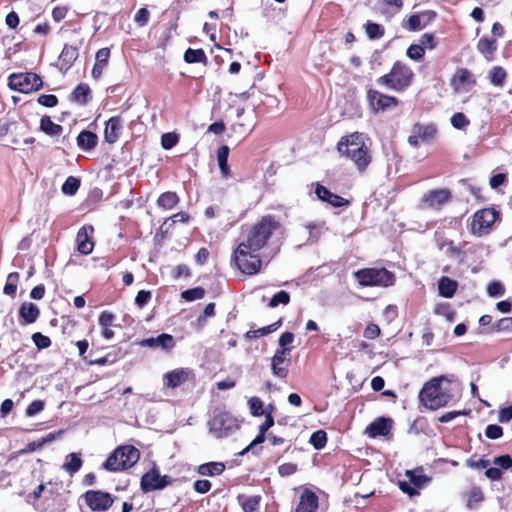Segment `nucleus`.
Instances as JSON below:
<instances>
[{
    "label": "nucleus",
    "mask_w": 512,
    "mask_h": 512,
    "mask_svg": "<svg viewBox=\"0 0 512 512\" xmlns=\"http://www.w3.org/2000/svg\"><path fill=\"white\" fill-rule=\"evenodd\" d=\"M77 250L84 255H88L93 251L94 243L88 234L87 227H81L76 237Z\"/></svg>",
    "instance_id": "obj_24"
},
{
    "label": "nucleus",
    "mask_w": 512,
    "mask_h": 512,
    "mask_svg": "<svg viewBox=\"0 0 512 512\" xmlns=\"http://www.w3.org/2000/svg\"><path fill=\"white\" fill-rule=\"evenodd\" d=\"M140 452L132 445H124L116 448L103 463V468L108 471H120L132 467L139 461Z\"/></svg>",
    "instance_id": "obj_4"
},
{
    "label": "nucleus",
    "mask_w": 512,
    "mask_h": 512,
    "mask_svg": "<svg viewBox=\"0 0 512 512\" xmlns=\"http://www.w3.org/2000/svg\"><path fill=\"white\" fill-rule=\"evenodd\" d=\"M9 87L21 93H32L43 86L41 77L32 72L12 74L8 78Z\"/></svg>",
    "instance_id": "obj_9"
},
{
    "label": "nucleus",
    "mask_w": 512,
    "mask_h": 512,
    "mask_svg": "<svg viewBox=\"0 0 512 512\" xmlns=\"http://www.w3.org/2000/svg\"><path fill=\"white\" fill-rule=\"evenodd\" d=\"M98 142V137L95 133L83 130L77 137V145L85 151L93 149Z\"/></svg>",
    "instance_id": "obj_26"
},
{
    "label": "nucleus",
    "mask_w": 512,
    "mask_h": 512,
    "mask_svg": "<svg viewBox=\"0 0 512 512\" xmlns=\"http://www.w3.org/2000/svg\"><path fill=\"white\" fill-rule=\"evenodd\" d=\"M141 346L151 348H162L164 350H171L175 346V341L172 335L162 333L157 337L146 338L141 341Z\"/></svg>",
    "instance_id": "obj_18"
},
{
    "label": "nucleus",
    "mask_w": 512,
    "mask_h": 512,
    "mask_svg": "<svg viewBox=\"0 0 512 512\" xmlns=\"http://www.w3.org/2000/svg\"><path fill=\"white\" fill-rule=\"evenodd\" d=\"M362 286L389 287L395 282V276L385 268H366L355 273Z\"/></svg>",
    "instance_id": "obj_7"
},
{
    "label": "nucleus",
    "mask_w": 512,
    "mask_h": 512,
    "mask_svg": "<svg viewBox=\"0 0 512 512\" xmlns=\"http://www.w3.org/2000/svg\"><path fill=\"white\" fill-rule=\"evenodd\" d=\"M78 48L72 45H64L59 56L60 69L67 71L78 58Z\"/></svg>",
    "instance_id": "obj_23"
},
{
    "label": "nucleus",
    "mask_w": 512,
    "mask_h": 512,
    "mask_svg": "<svg viewBox=\"0 0 512 512\" xmlns=\"http://www.w3.org/2000/svg\"><path fill=\"white\" fill-rule=\"evenodd\" d=\"M309 443L316 449L320 450L325 447L327 443V434L324 430H317L312 433Z\"/></svg>",
    "instance_id": "obj_42"
},
{
    "label": "nucleus",
    "mask_w": 512,
    "mask_h": 512,
    "mask_svg": "<svg viewBox=\"0 0 512 512\" xmlns=\"http://www.w3.org/2000/svg\"><path fill=\"white\" fill-rule=\"evenodd\" d=\"M367 97L369 104L375 113L391 110L398 105L397 98L385 95L376 90H369Z\"/></svg>",
    "instance_id": "obj_13"
},
{
    "label": "nucleus",
    "mask_w": 512,
    "mask_h": 512,
    "mask_svg": "<svg viewBox=\"0 0 512 512\" xmlns=\"http://www.w3.org/2000/svg\"><path fill=\"white\" fill-rule=\"evenodd\" d=\"M484 499L482 490L480 487L474 486L471 488V490L468 493V499H467V507L469 509H474L478 506L479 503H481Z\"/></svg>",
    "instance_id": "obj_40"
},
{
    "label": "nucleus",
    "mask_w": 512,
    "mask_h": 512,
    "mask_svg": "<svg viewBox=\"0 0 512 512\" xmlns=\"http://www.w3.org/2000/svg\"><path fill=\"white\" fill-rule=\"evenodd\" d=\"M279 227V223L272 216H264L256 223L247 235V239L240 244H244L252 251H259L266 246L269 238Z\"/></svg>",
    "instance_id": "obj_3"
},
{
    "label": "nucleus",
    "mask_w": 512,
    "mask_h": 512,
    "mask_svg": "<svg viewBox=\"0 0 512 512\" xmlns=\"http://www.w3.org/2000/svg\"><path fill=\"white\" fill-rule=\"evenodd\" d=\"M255 251L239 244L234 253V258L239 270L247 275L256 274L261 268V260Z\"/></svg>",
    "instance_id": "obj_8"
},
{
    "label": "nucleus",
    "mask_w": 512,
    "mask_h": 512,
    "mask_svg": "<svg viewBox=\"0 0 512 512\" xmlns=\"http://www.w3.org/2000/svg\"><path fill=\"white\" fill-rule=\"evenodd\" d=\"M79 187H80V180L76 177L69 176L66 179V181L64 182V184L62 185L61 190L65 195L72 196V195L76 194Z\"/></svg>",
    "instance_id": "obj_43"
},
{
    "label": "nucleus",
    "mask_w": 512,
    "mask_h": 512,
    "mask_svg": "<svg viewBox=\"0 0 512 512\" xmlns=\"http://www.w3.org/2000/svg\"><path fill=\"white\" fill-rule=\"evenodd\" d=\"M40 315V310L32 302H24L19 308V317L21 324L27 325L34 323Z\"/></svg>",
    "instance_id": "obj_21"
},
{
    "label": "nucleus",
    "mask_w": 512,
    "mask_h": 512,
    "mask_svg": "<svg viewBox=\"0 0 512 512\" xmlns=\"http://www.w3.org/2000/svg\"><path fill=\"white\" fill-rule=\"evenodd\" d=\"M475 83L473 74L465 68L458 69L452 78V85L456 92H467Z\"/></svg>",
    "instance_id": "obj_15"
},
{
    "label": "nucleus",
    "mask_w": 512,
    "mask_h": 512,
    "mask_svg": "<svg viewBox=\"0 0 512 512\" xmlns=\"http://www.w3.org/2000/svg\"><path fill=\"white\" fill-rule=\"evenodd\" d=\"M18 281L19 274L17 272H12L8 274L6 284L3 289L4 294L14 297L16 294Z\"/></svg>",
    "instance_id": "obj_41"
},
{
    "label": "nucleus",
    "mask_w": 512,
    "mask_h": 512,
    "mask_svg": "<svg viewBox=\"0 0 512 512\" xmlns=\"http://www.w3.org/2000/svg\"><path fill=\"white\" fill-rule=\"evenodd\" d=\"M209 432L215 438H225L236 432L239 427V421L231 413L222 410L215 409L212 417L208 422Z\"/></svg>",
    "instance_id": "obj_5"
},
{
    "label": "nucleus",
    "mask_w": 512,
    "mask_h": 512,
    "mask_svg": "<svg viewBox=\"0 0 512 512\" xmlns=\"http://www.w3.org/2000/svg\"><path fill=\"white\" fill-rule=\"evenodd\" d=\"M229 147L226 145L221 146L217 151V160L221 174L224 178H228L230 170L228 166Z\"/></svg>",
    "instance_id": "obj_34"
},
{
    "label": "nucleus",
    "mask_w": 512,
    "mask_h": 512,
    "mask_svg": "<svg viewBox=\"0 0 512 512\" xmlns=\"http://www.w3.org/2000/svg\"><path fill=\"white\" fill-rule=\"evenodd\" d=\"M290 302V295L288 292L282 290L276 293L269 301L268 307L275 308L278 305H287Z\"/></svg>",
    "instance_id": "obj_46"
},
{
    "label": "nucleus",
    "mask_w": 512,
    "mask_h": 512,
    "mask_svg": "<svg viewBox=\"0 0 512 512\" xmlns=\"http://www.w3.org/2000/svg\"><path fill=\"white\" fill-rule=\"evenodd\" d=\"M365 140V134L354 132L342 137L337 144L338 151L349 158L360 171H364L371 162V155Z\"/></svg>",
    "instance_id": "obj_2"
},
{
    "label": "nucleus",
    "mask_w": 512,
    "mask_h": 512,
    "mask_svg": "<svg viewBox=\"0 0 512 512\" xmlns=\"http://www.w3.org/2000/svg\"><path fill=\"white\" fill-rule=\"evenodd\" d=\"M32 340L39 349H45L51 345L50 338L48 336L41 334L40 332L34 333L32 335Z\"/></svg>",
    "instance_id": "obj_52"
},
{
    "label": "nucleus",
    "mask_w": 512,
    "mask_h": 512,
    "mask_svg": "<svg viewBox=\"0 0 512 512\" xmlns=\"http://www.w3.org/2000/svg\"><path fill=\"white\" fill-rule=\"evenodd\" d=\"M488 77L492 85L496 87H503L507 73L501 66H495L490 70Z\"/></svg>",
    "instance_id": "obj_36"
},
{
    "label": "nucleus",
    "mask_w": 512,
    "mask_h": 512,
    "mask_svg": "<svg viewBox=\"0 0 512 512\" xmlns=\"http://www.w3.org/2000/svg\"><path fill=\"white\" fill-rule=\"evenodd\" d=\"M317 507L318 497L316 494L309 490H305L300 496V501L295 512H314Z\"/></svg>",
    "instance_id": "obj_22"
},
{
    "label": "nucleus",
    "mask_w": 512,
    "mask_h": 512,
    "mask_svg": "<svg viewBox=\"0 0 512 512\" xmlns=\"http://www.w3.org/2000/svg\"><path fill=\"white\" fill-rule=\"evenodd\" d=\"M315 194L320 200L329 203L333 207H342L349 204L348 200L332 193L330 190L320 184H317Z\"/></svg>",
    "instance_id": "obj_20"
},
{
    "label": "nucleus",
    "mask_w": 512,
    "mask_h": 512,
    "mask_svg": "<svg viewBox=\"0 0 512 512\" xmlns=\"http://www.w3.org/2000/svg\"><path fill=\"white\" fill-rule=\"evenodd\" d=\"M425 53L424 48L421 45L412 44L407 49V56L415 61H419L423 58Z\"/></svg>",
    "instance_id": "obj_49"
},
{
    "label": "nucleus",
    "mask_w": 512,
    "mask_h": 512,
    "mask_svg": "<svg viewBox=\"0 0 512 512\" xmlns=\"http://www.w3.org/2000/svg\"><path fill=\"white\" fill-rule=\"evenodd\" d=\"M178 140V136L175 133H165L161 137V145L165 150H169L178 143Z\"/></svg>",
    "instance_id": "obj_50"
},
{
    "label": "nucleus",
    "mask_w": 512,
    "mask_h": 512,
    "mask_svg": "<svg viewBox=\"0 0 512 512\" xmlns=\"http://www.w3.org/2000/svg\"><path fill=\"white\" fill-rule=\"evenodd\" d=\"M493 464L504 470L509 469L511 466V457L509 455L495 457Z\"/></svg>",
    "instance_id": "obj_62"
},
{
    "label": "nucleus",
    "mask_w": 512,
    "mask_h": 512,
    "mask_svg": "<svg viewBox=\"0 0 512 512\" xmlns=\"http://www.w3.org/2000/svg\"><path fill=\"white\" fill-rule=\"evenodd\" d=\"M281 324H282V320L279 319L278 321H276L268 326L257 329L258 336L263 337V336H266V335L276 331L281 326Z\"/></svg>",
    "instance_id": "obj_60"
},
{
    "label": "nucleus",
    "mask_w": 512,
    "mask_h": 512,
    "mask_svg": "<svg viewBox=\"0 0 512 512\" xmlns=\"http://www.w3.org/2000/svg\"><path fill=\"white\" fill-rule=\"evenodd\" d=\"M40 128L50 136L59 135L63 130L62 126L54 123L49 116H43L41 118Z\"/></svg>",
    "instance_id": "obj_35"
},
{
    "label": "nucleus",
    "mask_w": 512,
    "mask_h": 512,
    "mask_svg": "<svg viewBox=\"0 0 512 512\" xmlns=\"http://www.w3.org/2000/svg\"><path fill=\"white\" fill-rule=\"evenodd\" d=\"M392 423L393 422L390 418L380 417L370 423L365 432L371 438L387 436L392 429Z\"/></svg>",
    "instance_id": "obj_17"
},
{
    "label": "nucleus",
    "mask_w": 512,
    "mask_h": 512,
    "mask_svg": "<svg viewBox=\"0 0 512 512\" xmlns=\"http://www.w3.org/2000/svg\"><path fill=\"white\" fill-rule=\"evenodd\" d=\"M487 293L490 297L503 296L505 293V288L500 282L494 281L488 285Z\"/></svg>",
    "instance_id": "obj_53"
},
{
    "label": "nucleus",
    "mask_w": 512,
    "mask_h": 512,
    "mask_svg": "<svg viewBox=\"0 0 512 512\" xmlns=\"http://www.w3.org/2000/svg\"><path fill=\"white\" fill-rule=\"evenodd\" d=\"M184 60L187 63H206L207 57L202 49L188 48L184 53Z\"/></svg>",
    "instance_id": "obj_37"
},
{
    "label": "nucleus",
    "mask_w": 512,
    "mask_h": 512,
    "mask_svg": "<svg viewBox=\"0 0 512 512\" xmlns=\"http://www.w3.org/2000/svg\"><path fill=\"white\" fill-rule=\"evenodd\" d=\"M294 341V334L291 332H284L279 338V348L277 350H286V354H289L292 350L288 347Z\"/></svg>",
    "instance_id": "obj_48"
},
{
    "label": "nucleus",
    "mask_w": 512,
    "mask_h": 512,
    "mask_svg": "<svg viewBox=\"0 0 512 512\" xmlns=\"http://www.w3.org/2000/svg\"><path fill=\"white\" fill-rule=\"evenodd\" d=\"M413 71L405 64L397 61L388 74L381 76L377 82L395 91L406 89L412 82Z\"/></svg>",
    "instance_id": "obj_6"
},
{
    "label": "nucleus",
    "mask_w": 512,
    "mask_h": 512,
    "mask_svg": "<svg viewBox=\"0 0 512 512\" xmlns=\"http://www.w3.org/2000/svg\"><path fill=\"white\" fill-rule=\"evenodd\" d=\"M454 376H439L431 379L419 393L420 402L430 410L446 406L454 398L457 387Z\"/></svg>",
    "instance_id": "obj_1"
},
{
    "label": "nucleus",
    "mask_w": 512,
    "mask_h": 512,
    "mask_svg": "<svg viewBox=\"0 0 512 512\" xmlns=\"http://www.w3.org/2000/svg\"><path fill=\"white\" fill-rule=\"evenodd\" d=\"M189 372L185 369H176L165 374L167 387L176 388L188 379Z\"/></svg>",
    "instance_id": "obj_25"
},
{
    "label": "nucleus",
    "mask_w": 512,
    "mask_h": 512,
    "mask_svg": "<svg viewBox=\"0 0 512 512\" xmlns=\"http://www.w3.org/2000/svg\"><path fill=\"white\" fill-rule=\"evenodd\" d=\"M450 198L451 192L448 189H436L425 193L422 202L427 208L439 209L447 203Z\"/></svg>",
    "instance_id": "obj_14"
},
{
    "label": "nucleus",
    "mask_w": 512,
    "mask_h": 512,
    "mask_svg": "<svg viewBox=\"0 0 512 512\" xmlns=\"http://www.w3.org/2000/svg\"><path fill=\"white\" fill-rule=\"evenodd\" d=\"M205 295V290L202 287H195L192 289H187L181 293V297L186 301H195L202 299Z\"/></svg>",
    "instance_id": "obj_45"
},
{
    "label": "nucleus",
    "mask_w": 512,
    "mask_h": 512,
    "mask_svg": "<svg viewBox=\"0 0 512 512\" xmlns=\"http://www.w3.org/2000/svg\"><path fill=\"white\" fill-rule=\"evenodd\" d=\"M171 483V477L167 475L162 476L156 468H153L142 476L140 486L143 492H150L164 489Z\"/></svg>",
    "instance_id": "obj_11"
},
{
    "label": "nucleus",
    "mask_w": 512,
    "mask_h": 512,
    "mask_svg": "<svg viewBox=\"0 0 512 512\" xmlns=\"http://www.w3.org/2000/svg\"><path fill=\"white\" fill-rule=\"evenodd\" d=\"M458 283L449 277L443 276L438 283L439 295L444 298H452L457 290Z\"/></svg>",
    "instance_id": "obj_27"
},
{
    "label": "nucleus",
    "mask_w": 512,
    "mask_h": 512,
    "mask_svg": "<svg viewBox=\"0 0 512 512\" xmlns=\"http://www.w3.org/2000/svg\"><path fill=\"white\" fill-rule=\"evenodd\" d=\"M44 409V402L42 400H34L31 402L27 409H26V415L28 417H32L36 415L37 413L41 412Z\"/></svg>",
    "instance_id": "obj_57"
},
{
    "label": "nucleus",
    "mask_w": 512,
    "mask_h": 512,
    "mask_svg": "<svg viewBox=\"0 0 512 512\" xmlns=\"http://www.w3.org/2000/svg\"><path fill=\"white\" fill-rule=\"evenodd\" d=\"M109 57H110V49L102 48V49L98 50L96 53V56H95L96 62L95 63L106 66L108 63Z\"/></svg>",
    "instance_id": "obj_58"
},
{
    "label": "nucleus",
    "mask_w": 512,
    "mask_h": 512,
    "mask_svg": "<svg viewBox=\"0 0 512 512\" xmlns=\"http://www.w3.org/2000/svg\"><path fill=\"white\" fill-rule=\"evenodd\" d=\"M91 90L87 84H79L71 94V100L80 104L85 105L90 96Z\"/></svg>",
    "instance_id": "obj_33"
},
{
    "label": "nucleus",
    "mask_w": 512,
    "mask_h": 512,
    "mask_svg": "<svg viewBox=\"0 0 512 512\" xmlns=\"http://www.w3.org/2000/svg\"><path fill=\"white\" fill-rule=\"evenodd\" d=\"M37 102L45 107H55L58 103V99L53 94H42L38 97Z\"/></svg>",
    "instance_id": "obj_56"
},
{
    "label": "nucleus",
    "mask_w": 512,
    "mask_h": 512,
    "mask_svg": "<svg viewBox=\"0 0 512 512\" xmlns=\"http://www.w3.org/2000/svg\"><path fill=\"white\" fill-rule=\"evenodd\" d=\"M86 504L92 511H107L113 504L112 496L107 492L89 490L83 495Z\"/></svg>",
    "instance_id": "obj_12"
},
{
    "label": "nucleus",
    "mask_w": 512,
    "mask_h": 512,
    "mask_svg": "<svg viewBox=\"0 0 512 512\" xmlns=\"http://www.w3.org/2000/svg\"><path fill=\"white\" fill-rule=\"evenodd\" d=\"M82 459L77 453H70L66 456V461L63 464V469L73 476L82 467Z\"/></svg>",
    "instance_id": "obj_32"
},
{
    "label": "nucleus",
    "mask_w": 512,
    "mask_h": 512,
    "mask_svg": "<svg viewBox=\"0 0 512 512\" xmlns=\"http://www.w3.org/2000/svg\"><path fill=\"white\" fill-rule=\"evenodd\" d=\"M438 248L444 251L448 257L458 258L461 256L460 248L456 247L453 241L448 239H442L438 241Z\"/></svg>",
    "instance_id": "obj_38"
},
{
    "label": "nucleus",
    "mask_w": 512,
    "mask_h": 512,
    "mask_svg": "<svg viewBox=\"0 0 512 512\" xmlns=\"http://www.w3.org/2000/svg\"><path fill=\"white\" fill-rule=\"evenodd\" d=\"M477 49L487 60H491L494 52L497 49L496 40L482 37L478 41Z\"/></svg>",
    "instance_id": "obj_29"
},
{
    "label": "nucleus",
    "mask_w": 512,
    "mask_h": 512,
    "mask_svg": "<svg viewBox=\"0 0 512 512\" xmlns=\"http://www.w3.org/2000/svg\"><path fill=\"white\" fill-rule=\"evenodd\" d=\"M365 31L369 39H379L384 35L383 26L370 21L366 23Z\"/></svg>",
    "instance_id": "obj_44"
},
{
    "label": "nucleus",
    "mask_w": 512,
    "mask_h": 512,
    "mask_svg": "<svg viewBox=\"0 0 512 512\" xmlns=\"http://www.w3.org/2000/svg\"><path fill=\"white\" fill-rule=\"evenodd\" d=\"M150 299H151V293L149 291L140 290L136 295L135 303L139 307H143L150 301Z\"/></svg>",
    "instance_id": "obj_63"
},
{
    "label": "nucleus",
    "mask_w": 512,
    "mask_h": 512,
    "mask_svg": "<svg viewBox=\"0 0 512 512\" xmlns=\"http://www.w3.org/2000/svg\"><path fill=\"white\" fill-rule=\"evenodd\" d=\"M248 404L251 414L253 416H261L264 414L263 403L259 398L252 397L251 399H249Z\"/></svg>",
    "instance_id": "obj_51"
},
{
    "label": "nucleus",
    "mask_w": 512,
    "mask_h": 512,
    "mask_svg": "<svg viewBox=\"0 0 512 512\" xmlns=\"http://www.w3.org/2000/svg\"><path fill=\"white\" fill-rule=\"evenodd\" d=\"M364 337L367 339H375L380 335V328L376 324H369L363 333Z\"/></svg>",
    "instance_id": "obj_64"
},
{
    "label": "nucleus",
    "mask_w": 512,
    "mask_h": 512,
    "mask_svg": "<svg viewBox=\"0 0 512 512\" xmlns=\"http://www.w3.org/2000/svg\"><path fill=\"white\" fill-rule=\"evenodd\" d=\"M261 497L259 495H243L237 497L238 504L242 507L244 512H255L259 508Z\"/></svg>",
    "instance_id": "obj_28"
},
{
    "label": "nucleus",
    "mask_w": 512,
    "mask_h": 512,
    "mask_svg": "<svg viewBox=\"0 0 512 512\" xmlns=\"http://www.w3.org/2000/svg\"><path fill=\"white\" fill-rule=\"evenodd\" d=\"M498 213L492 208L477 211L472 220L471 230L473 234L482 236L487 234L495 223Z\"/></svg>",
    "instance_id": "obj_10"
},
{
    "label": "nucleus",
    "mask_w": 512,
    "mask_h": 512,
    "mask_svg": "<svg viewBox=\"0 0 512 512\" xmlns=\"http://www.w3.org/2000/svg\"><path fill=\"white\" fill-rule=\"evenodd\" d=\"M122 128V119L119 116L111 117L106 123L104 131L105 140L110 144L115 143L121 135Z\"/></svg>",
    "instance_id": "obj_19"
},
{
    "label": "nucleus",
    "mask_w": 512,
    "mask_h": 512,
    "mask_svg": "<svg viewBox=\"0 0 512 512\" xmlns=\"http://www.w3.org/2000/svg\"><path fill=\"white\" fill-rule=\"evenodd\" d=\"M412 132L416 133V135L422 141L427 142L434 138L437 130H436V127L432 124L422 125V124L417 123L413 126Z\"/></svg>",
    "instance_id": "obj_31"
},
{
    "label": "nucleus",
    "mask_w": 512,
    "mask_h": 512,
    "mask_svg": "<svg viewBox=\"0 0 512 512\" xmlns=\"http://www.w3.org/2000/svg\"><path fill=\"white\" fill-rule=\"evenodd\" d=\"M451 124L456 129H464L470 124V121L464 113L458 112L451 117Z\"/></svg>",
    "instance_id": "obj_47"
},
{
    "label": "nucleus",
    "mask_w": 512,
    "mask_h": 512,
    "mask_svg": "<svg viewBox=\"0 0 512 512\" xmlns=\"http://www.w3.org/2000/svg\"><path fill=\"white\" fill-rule=\"evenodd\" d=\"M225 464L223 462H208L198 467V473L202 476H217L223 473Z\"/></svg>",
    "instance_id": "obj_30"
},
{
    "label": "nucleus",
    "mask_w": 512,
    "mask_h": 512,
    "mask_svg": "<svg viewBox=\"0 0 512 512\" xmlns=\"http://www.w3.org/2000/svg\"><path fill=\"white\" fill-rule=\"evenodd\" d=\"M495 331H512V318H502L494 326Z\"/></svg>",
    "instance_id": "obj_61"
},
{
    "label": "nucleus",
    "mask_w": 512,
    "mask_h": 512,
    "mask_svg": "<svg viewBox=\"0 0 512 512\" xmlns=\"http://www.w3.org/2000/svg\"><path fill=\"white\" fill-rule=\"evenodd\" d=\"M297 471V465L294 463H284L278 467V473L280 476H290Z\"/></svg>",
    "instance_id": "obj_59"
},
{
    "label": "nucleus",
    "mask_w": 512,
    "mask_h": 512,
    "mask_svg": "<svg viewBox=\"0 0 512 512\" xmlns=\"http://www.w3.org/2000/svg\"><path fill=\"white\" fill-rule=\"evenodd\" d=\"M157 202L164 209H172L179 202V198L175 192H165L160 195Z\"/></svg>",
    "instance_id": "obj_39"
},
{
    "label": "nucleus",
    "mask_w": 512,
    "mask_h": 512,
    "mask_svg": "<svg viewBox=\"0 0 512 512\" xmlns=\"http://www.w3.org/2000/svg\"><path fill=\"white\" fill-rule=\"evenodd\" d=\"M286 355V350H276L271 359V369L274 376L279 378L287 377L290 359Z\"/></svg>",
    "instance_id": "obj_16"
},
{
    "label": "nucleus",
    "mask_w": 512,
    "mask_h": 512,
    "mask_svg": "<svg viewBox=\"0 0 512 512\" xmlns=\"http://www.w3.org/2000/svg\"><path fill=\"white\" fill-rule=\"evenodd\" d=\"M150 13L146 8H141L134 16V21L139 27L147 25Z\"/></svg>",
    "instance_id": "obj_54"
},
{
    "label": "nucleus",
    "mask_w": 512,
    "mask_h": 512,
    "mask_svg": "<svg viewBox=\"0 0 512 512\" xmlns=\"http://www.w3.org/2000/svg\"><path fill=\"white\" fill-rule=\"evenodd\" d=\"M485 435L489 439H498L503 435V429L499 425L490 424L486 427Z\"/></svg>",
    "instance_id": "obj_55"
}]
</instances>
